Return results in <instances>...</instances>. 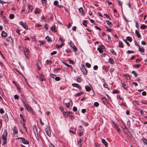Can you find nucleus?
Here are the masks:
<instances>
[{"label":"nucleus","mask_w":147,"mask_h":147,"mask_svg":"<svg viewBox=\"0 0 147 147\" xmlns=\"http://www.w3.org/2000/svg\"><path fill=\"white\" fill-rule=\"evenodd\" d=\"M49 42H51L52 41V40L51 39V38L49 36H47L45 38Z\"/></svg>","instance_id":"obj_25"},{"label":"nucleus","mask_w":147,"mask_h":147,"mask_svg":"<svg viewBox=\"0 0 147 147\" xmlns=\"http://www.w3.org/2000/svg\"><path fill=\"white\" fill-rule=\"evenodd\" d=\"M39 79L41 81L45 80V78L42 74H40Z\"/></svg>","instance_id":"obj_11"},{"label":"nucleus","mask_w":147,"mask_h":147,"mask_svg":"<svg viewBox=\"0 0 147 147\" xmlns=\"http://www.w3.org/2000/svg\"><path fill=\"white\" fill-rule=\"evenodd\" d=\"M69 116L71 119H73L74 118V116L72 113L70 114Z\"/></svg>","instance_id":"obj_43"},{"label":"nucleus","mask_w":147,"mask_h":147,"mask_svg":"<svg viewBox=\"0 0 147 147\" xmlns=\"http://www.w3.org/2000/svg\"><path fill=\"white\" fill-rule=\"evenodd\" d=\"M85 88L86 91L88 92L90 91L91 89L90 87L87 86H85Z\"/></svg>","instance_id":"obj_19"},{"label":"nucleus","mask_w":147,"mask_h":147,"mask_svg":"<svg viewBox=\"0 0 147 147\" xmlns=\"http://www.w3.org/2000/svg\"><path fill=\"white\" fill-rule=\"evenodd\" d=\"M86 65L88 68H90L91 67V65L87 62L86 63Z\"/></svg>","instance_id":"obj_39"},{"label":"nucleus","mask_w":147,"mask_h":147,"mask_svg":"<svg viewBox=\"0 0 147 147\" xmlns=\"http://www.w3.org/2000/svg\"><path fill=\"white\" fill-rule=\"evenodd\" d=\"M123 41L128 46H130V44H129V43L125 39H123Z\"/></svg>","instance_id":"obj_48"},{"label":"nucleus","mask_w":147,"mask_h":147,"mask_svg":"<svg viewBox=\"0 0 147 147\" xmlns=\"http://www.w3.org/2000/svg\"><path fill=\"white\" fill-rule=\"evenodd\" d=\"M16 32L18 34H19V35H20V30L19 29H16Z\"/></svg>","instance_id":"obj_46"},{"label":"nucleus","mask_w":147,"mask_h":147,"mask_svg":"<svg viewBox=\"0 0 147 147\" xmlns=\"http://www.w3.org/2000/svg\"><path fill=\"white\" fill-rule=\"evenodd\" d=\"M9 18L11 19H12L14 18V15L13 14H11L9 15Z\"/></svg>","instance_id":"obj_34"},{"label":"nucleus","mask_w":147,"mask_h":147,"mask_svg":"<svg viewBox=\"0 0 147 147\" xmlns=\"http://www.w3.org/2000/svg\"><path fill=\"white\" fill-rule=\"evenodd\" d=\"M115 70V69L114 68H111L110 69V72L111 73H112V72H113Z\"/></svg>","instance_id":"obj_62"},{"label":"nucleus","mask_w":147,"mask_h":147,"mask_svg":"<svg viewBox=\"0 0 147 147\" xmlns=\"http://www.w3.org/2000/svg\"><path fill=\"white\" fill-rule=\"evenodd\" d=\"M82 140V139L80 138H79V139L78 140V145L79 147H81L82 146V144L81 143V141Z\"/></svg>","instance_id":"obj_13"},{"label":"nucleus","mask_w":147,"mask_h":147,"mask_svg":"<svg viewBox=\"0 0 147 147\" xmlns=\"http://www.w3.org/2000/svg\"><path fill=\"white\" fill-rule=\"evenodd\" d=\"M47 135L49 137H51V132L49 127H47L45 129Z\"/></svg>","instance_id":"obj_9"},{"label":"nucleus","mask_w":147,"mask_h":147,"mask_svg":"<svg viewBox=\"0 0 147 147\" xmlns=\"http://www.w3.org/2000/svg\"><path fill=\"white\" fill-rule=\"evenodd\" d=\"M7 132L6 129H5L2 136V138L3 142L2 145H3L7 142Z\"/></svg>","instance_id":"obj_1"},{"label":"nucleus","mask_w":147,"mask_h":147,"mask_svg":"<svg viewBox=\"0 0 147 147\" xmlns=\"http://www.w3.org/2000/svg\"><path fill=\"white\" fill-rule=\"evenodd\" d=\"M24 53L26 58L28 59L30 56V51L28 48L25 47V49L24 50Z\"/></svg>","instance_id":"obj_3"},{"label":"nucleus","mask_w":147,"mask_h":147,"mask_svg":"<svg viewBox=\"0 0 147 147\" xmlns=\"http://www.w3.org/2000/svg\"><path fill=\"white\" fill-rule=\"evenodd\" d=\"M102 142L106 147H107L108 146V144L107 142L104 139H102Z\"/></svg>","instance_id":"obj_14"},{"label":"nucleus","mask_w":147,"mask_h":147,"mask_svg":"<svg viewBox=\"0 0 147 147\" xmlns=\"http://www.w3.org/2000/svg\"><path fill=\"white\" fill-rule=\"evenodd\" d=\"M1 36L2 37H5L7 36V34L4 31H3L2 32Z\"/></svg>","instance_id":"obj_15"},{"label":"nucleus","mask_w":147,"mask_h":147,"mask_svg":"<svg viewBox=\"0 0 147 147\" xmlns=\"http://www.w3.org/2000/svg\"><path fill=\"white\" fill-rule=\"evenodd\" d=\"M27 110L29 112L31 113H33V109L29 105H27L25 107Z\"/></svg>","instance_id":"obj_6"},{"label":"nucleus","mask_w":147,"mask_h":147,"mask_svg":"<svg viewBox=\"0 0 147 147\" xmlns=\"http://www.w3.org/2000/svg\"><path fill=\"white\" fill-rule=\"evenodd\" d=\"M53 3L54 5H56L58 4V2L57 1H54Z\"/></svg>","instance_id":"obj_59"},{"label":"nucleus","mask_w":147,"mask_h":147,"mask_svg":"<svg viewBox=\"0 0 147 147\" xmlns=\"http://www.w3.org/2000/svg\"><path fill=\"white\" fill-rule=\"evenodd\" d=\"M22 100L25 107L27 105H28V104H27V102L25 100L22 99Z\"/></svg>","instance_id":"obj_28"},{"label":"nucleus","mask_w":147,"mask_h":147,"mask_svg":"<svg viewBox=\"0 0 147 147\" xmlns=\"http://www.w3.org/2000/svg\"><path fill=\"white\" fill-rule=\"evenodd\" d=\"M71 48L73 49L74 51V52H76L77 51V49L75 45L73 47H71Z\"/></svg>","instance_id":"obj_41"},{"label":"nucleus","mask_w":147,"mask_h":147,"mask_svg":"<svg viewBox=\"0 0 147 147\" xmlns=\"http://www.w3.org/2000/svg\"><path fill=\"white\" fill-rule=\"evenodd\" d=\"M71 48L73 49L74 51V52H76L77 51V49L75 45L73 47H71Z\"/></svg>","instance_id":"obj_42"},{"label":"nucleus","mask_w":147,"mask_h":147,"mask_svg":"<svg viewBox=\"0 0 147 147\" xmlns=\"http://www.w3.org/2000/svg\"><path fill=\"white\" fill-rule=\"evenodd\" d=\"M4 113V111L3 108H1L0 109V113L1 114H3Z\"/></svg>","instance_id":"obj_55"},{"label":"nucleus","mask_w":147,"mask_h":147,"mask_svg":"<svg viewBox=\"0 0 147 147\" xmlns=\"http://www.w3.org/2000/svg\"><path fill=\"white\" fill-rule=\"evenodd\" d=\"M104 15L107 18L109 19V20H111V18L109 15H108L106 14H104Z\"/></svg>","instance_id":"obj_50"},{"label":"nucleus","mask_w":147,"mask_h":147,"mask_svg":"<svg viewBox=\"0 0 147 147\" xmlns=\"http://www.w3.org/2000/svg\"><path fill=\"white\" fill-rule=\"evenodd\" d=\"M65 104L67 108H69L70 106L69 102H68V103H66Z\"/></svg>","instance_id":"obj_47"},{"label":"nucleus","mask_w":147,"mask_h":147,"mask_svg":"<svg viewBox=\"0 0 147 147\" xmlns=\"http://www.w3.org/2000/svg\"><path fill=\"white\" fill-rule=\"evenodd\" d=\"M119 90L116 89L114 90L112 92V93L113 94H119Z\"/></svg>","instance_id":"obj_23"},{"label":"nucleus","mask_w":147,"mask_h":147,"mask_svg":"<svg viewBox=\"0 0 147 147\" xmlns=\"http://www.w3.org/2000/svg\"><path fill=\"white\" fill-rule=\"evenodd\" d=\"M22 142L23 144L27 145V146H25L21 144V146L22 147H29V142L27 140H26L25 139L24 140H22Z\"/></svg>","instance_id":"obj_4"},{"label":"nucleus","mask_w":147,"mask_h":147,"mask_svg":"<svg viewBox=\"0 0 147 147\" xmlns=\"http://www.w3.org/2000/svg\"><path fill=\"white\" fill-rule=\"evenodd\" d=\"M94 105L96 107H98L99 105V103L97 102H94Z\"/></svg>","instance_id":"obj_44"},{"label":"nucleus","mask_w":147,"mask_h":147,"mask_svg":"<svg viewBox=\"0 0 147 147\" xmlns=\"http://www.w3.org/2000/svg\"><path fill=\"white\" fill-rule=\"evenodd\" d=\"M39 42L40 43V45H44L45 44V42L43 41L39 40Z\"/></svg>","instance_id":"obj_56"},{"label":"nucleus","mask_w":147,"mask_h":147,"mask_svg":"<svg viewBox=\"0 0 147 147\" xmlns=\"http://www.w3.org/2000/svg\"><path fill=\"white\" fill-rule=\"evenodd\" d=\"M14 98H15V99H18L19 96L15 94L14 96Z\"/></svg>","instance_id":"obj_64"},{"label":"nucleus","mask_w":147,"mask_h":147,"mask_svg":"<svg viewBox=\"0 0 147 147\" xmlns=\"http://www.w3.org/2000/svg\"><path fill=\"white\" fill-rule=\"evenodd\" d=\"M57 53V51H53V52H52V53H51V55H54L55 54H56Z\"/></svg>","instance_id":"obj_54"},{"label":"nucleus","mask_w":147,"mask_h":147,"mask_svg":"<svg viewBox=\"0 0 147 147\" xmlns=\"http://www.w3.org/2000/svg\"><path fill=\"white\" fill-rule=\"evenodd\" d=\"M55 25H54L52 26L51 27V30L52 31H55Z\"/></svg>","instance_id":"obj_40"},{"label":"nucleus","mask_w":147,"mask_h":147,"mask_svg":"<svg viewBox=\"0 0 147 147\" xmlns=\"http://www.w3.org/2000/svg\"><path fill=\"white\" fill-rule=\"evenodd\" d=\"M23 127L26 132H27V129L26 127L24 125H23Z\"/></svg>","instance_id":"obj_58"},{"label":"nucleus","mask_w":147,"mask_h":147,"mask_svg":"<svg viewBox=\"0 0 147 147\" xmlns=\"http://www.w3.org/2000/svg\"><path fill=\"white\" fill-rule=\"evenodd\" d=\"M4 116H5L4 117L5 118V121H8L9 120V118H8V115H7V114H5V115Z\"/></svg>","instance_id":"obj_30"},{"label":"nucleus","mask_w":147,"mask_h":147,"mask_svg":"<svg viewBox=\"0 0 147 147\" xmlns=\"http://www.w3.org/2000/svg\"><path fill=\"white\" fill-rule=\"evenodd\" d=\"M106 22L107 24L109 25V27H111L112 26L113 24L109 20H107Z\"/></svg>","instance_id":"obj_17"},{"label":"nucleus","mask_w":147,"mask_h":147,"mask_svg":"<svg viewBox=\"0 0 147 147\" xmlns=\"http://www.w3.org/2000/svg\"><path fill=\"white\" fill-rule=\"evenodd\" d=\"M94 27L97 30H98L100 31L101 30V29L100 28H99L96 26H94Z\"/></svg>","instance_id":"obj_63"},{"label":"nucleus","mask_w":147,"mask_h":147,"mask_svg":"<svg viewBox=\"0 0 147 147\" xmlns=\"http://www.w3.org/2000/svg\"><path fill=\"white\" fill-rule=\"evenodd\" d=\"M138 46L139 51L142 53H143L144 52V49L143 48L140 47L139 45Z\"/></svg>","instance_id":"obj_20"},{"label":"nucleus","mask_w":147,"mask_h":147,"mask_svg":"<svg viewBox=\"0 0 147 147\" xmlns=\"http://www.w3.org/2000/svg\"><path fill=\"white\" fill-rule=\"evenodd\" d=\"M72 85L74 87H76L79 89H80V86L79 85L77 84L73 83L72 84Z\"/></svg>","instance_id":"obj_18"},{"label":"nucleus","mask_w":147,"mask_h":147,"mask_svg":"<svg viewBox=\"0 0 147 147\" xmlns=\"http://www.w3.org/2000/svg\"><path fill=\"white\" fill-rule=\"evenodd\" d=\"M124 76L125 77L127 78V79H128V80L130 79V77L128 74H125L124 75Z\"/></svg>","instance_id":"obj_36"},{"label":"nucleus","mask_w":147,"mask_h":147,"mask_svg":"<svg viewBox=\"0 0 147 147\" xmlns=\"http://www.w3.org/2000/svg\"><path fill=\"white\" fill-rule=\"evenodd\" d=\"M109 61L110 63L111 64H113L114 63V61L113 59L111 58H110L109 59Z\"/></svg>","instance_id":"obj_37"},{"label":"nucleus","mask_w":147,"mask_h":147,"mask_svg":"<svg viewBox=\"0 0 147 147\" xmlns=\"http://www.w3.org/2000/svg\"><path fill=\"white\" fill-rule=\"evenodd\" d=\"M147 26L143 24H142L140 26V28L141 29H145L146 28Z\"/></svg>","instance_id":"obj_26"},{"label":"nucleus","mask_w":147,"mask_h":147,"mask_svg":"<svg viewBox=\"0 0 147 147\" xmlns=\"http://www.w3.org/2000/svg\"><path fill=\"white\" fill-rule=\"evenodd\" d=\"M34 132V133L36 137V139L37 140H39V138L38 137V129L36 125H34L33 127Z\"/></svg>","instance_id":"obj_2"},{"label":"nucleus","mask_w":147,"mask_h":147,"mask_svg":"<svg viewBox=\"0 0 147 147\" xmlns=\"http://www.w3.org/2000/svg\"><path fill=\"white\" fill-rule=\"evenodd\" d=\"M132 73L134 75L135 77H136L137 76V74L134 71H132Z\"/></svg>","instance_id":"obj_49"},{"label":"nucleus","mask_w":147,"mask_h":147,"mask_svg":"<svg viewBox=\"0 0 147 147\" xmlns=\"http://www.w3.org/2000/svg\"><path fill=\"white\" fill-rule=\"evenodd\" d=\"M19 24L26 30H28V27L22 21L19 22Z\"/></svg>","instance_id":"obj_7"},{"label":"nucleus","mask_w":147,"mask_h":147,"mask_svg":"<svg viewBox=\"0 0 147 147\" xmlns=\"http://www.w3.org/2000/svg\"><path fill=\"white\" fill-rule=\"evenodd\" d=\"M76 81L78 82H80L81 81L82 79L80 78H78L77 79Z\"/></svg>","instance_id":"obj_52"},{"label":"nucleus","mask_w":147,"mask_h":147,"mask_svg":"<svg viewBox=\"0 0 147 147\" xmlns=\"http://www.w3.org/2000/svg\"><path fill=\"white\" fill-rule=\"evenodd\" d=\"M39 11L38 9H36L35 10V13L36 14H38L39 13Z\"/></svg>","instance_id":"obj_53"},{"label":"nucleus","mask_w":147,"mask_h":147,"mask_svg":"<svg viewBox=\"0 0 147 147\" xmlns=\"http://www.w3.org/2000/svg\"><path fill=\"white\" fill-rule=\"evenodd\" d=\"M126 39L131 42L132 41V39L131 38L130 36H127L126 38Z\"/></svg>","instance_id":"obj_29"},{"label":"nucleus","mask_w":147,"mask_h":147,"mask_svg":"<svg viewBox=\"0 0 147 147\" xmlns=\"http://www.w3.org/2000/svg\"><path fill=\"white\" fill-rule=\"evenodd\" d=\"M56 75H54L53 74H51V76L52 78L54 79L56 81H59L60 80V78L58 76L55 77Z\"/></svg>","instance_id":"obj_8"},{"label":"nucleus","mask_w":147,"mask_h":147,"mask_svg":"<svg viewBox=\"0 0 147 147\" xmlns=\"http://www.w3.org/2000/svg\"><path fill=\"white\" fill-rule=\"evenodd\" d=\"M62 63L65 65L67 66V67H71L72 68V66L71 65L68 64L67 63H65V62H64V61H63Z\"/></svg>","instance_id":"obj_31"},{"label":"nucleus","mask_w":147,"mask_h":147,"mask_svg":"<svg viewBox=\"0 0 147 147\" xmlns=\"http://www.w3.org/2000/svg\"><path fill=\"white\" fill-rule=\"evenodd\" d=\"M6 41L8 42H11L12 41L11 37V36H9L7 37L6 39Z\"/></svg>","instance_id":"obj_32"},{"label":"nucleus","mask_w":147,"mask_h":147,"mask_svg":"<svg viewBox=\"0 0 147 147\" xmlns=\"http://www.w3.org/2000/svg\"><path fill=\"white\" fill-rule=\"evenodd\" d=\"M63 45V44H61L59 45H57L56 46V47L57 48H61Z\"/></svg>","instance_id":"obj_22"},{"label":"nucleus","mask_w":147,"mask_h":147,"mask_svg":"<svg viewBox=\"0 0 147 147\" xmlns=\"http://www.w3.org/2000/svg\"><path fill=\"white\" fill-rule=\"evenodd\" d=\"M118 46L121 48H123V45L122 42H119Z\"/></svg>","instance_id":"obj_35"},{"label":"nucleus","mask_w":147,"mask_h":147,"mask_svg":"<svg viewBox=\"0 0 147 147\" xmlns=\"http://www.w3.org/2000/svg\"><path fill=\"white\" fill-rule=\"evenodd\" d=\"M105 49V47L104 46L101 45L100 46H99V47L97 48V50L100 53H102L103 51V50Z\"/></svg>","instance_id":"obj_5"},{"label":"nucleus","mask_w":147,"mask_h":147,"mask_svg":"<svg viewBox=\"0 0 147 147\" xmlns=\"http://www.w3.org/2000/svg\"><path fill=\"white\" fill-rule=\"evenodd\" d=\"M13 133L15 134H16L18 133V129L16 126H14L13 128Z\"/></svg>","instance_id":"obj_12"},{"label":"nucleus","mask_w":147,"mask_h":147,"mask_svg":"<svg viewBox=\"0 0 147 147\" xmlns=\"http://www.w3.org/2000/svg\"><path fill=\"white\" fill-rule=\"evenodd\" d=\"M9 20L5 18L4 20V22L6 23H8L9 22Z\"/></svg>","instance_id":"obj_51"},{"label":"nucleus","mask_w":147,"mask_h":147,"mask_svg":"<svg viewBox=\"0 0 147 147\" xmlns=\"http://www.w3.org/2000/svg\"><path fill=\"white\" fill-rule=\"evenodd\" d=\"M111 51L113 54L115 55H116V53L114 51V50L113 49H111Z\"/></svg>","instance_id":"obj_45"},{"label":"nucleus","mask_w":147,"mask_h":147,"mask_svg":"<svg viewBox=\"0 0 147 147\" xmlns=\"http://www.w3.org/2000/svg\"><path fill=\"white\" fill-rule=\"evenodd\" d=\"M70 45L71 47H73L74 46V44L71 41H70Z\"/></svg>","instance_id":"obj_60"},{"label":"nucleus","mask_w":147,"mask_h":147,"mask_svg":"<svg viewBox=\"0 0 147 147\" xmlns=\"http://www.w3.org/2000/svg\"><path fill=\"white\" fill-rule=\"evenodd\" d=\"M122 87L123 88H124L126 89L127 88V87L126 86V84L125 83H122Z\"/></svg>","instance_id":"obj_33"},{"label":"nucleus","mask_w":147,"mask_h":147,"mask_svg":"<svg viewBox=\"0 0 147 147\" xmlns=\"http://www.w3.org/2000/svg\"><path fill=\"white\" fill-rule=\"evenodd\" d=\"M78 11L79 12L83 15V8L82 7H80L78 9Z\"/></svg>","instance_id":"obj_27"},{"label":"nucleus","mask_w":147,"mask_h":147,"mask_svg":"<svg viewBox=\"0 0 147 147\" xmlns=\"http://www.w3.org/2000/svg\"><path fill=\"white\" fill-rule=\"evenodd\" d=\"M71 114V111H66L63 113V115L65 117H66L68 116H69V115Z\"/></svg>","instance_id":"obj_10"},{"label":"nucleus","mask_w":147,"mask_h":147,"mask_svg":"<svg viewBox=\"0 0 147 147\" xmlns=\"http://www.w3.org/2000/svg\"><path fill=\"white\" fill-rule=\"evenodd\" d=\"M39 121L41 124L42 125H44V124L43 122H42V119L40 117L39 118Z\"/></svg>","instance_id":"obj_57"},{"label":"nucleus","mask_w":147,"mask_h":147,"mask_svg":"<svg viewBox=\"0 0 147 147\" xmlns=\"http://www.w3.org/2000/svg\"><path fill=\"white\" fill-rule=\"evenodd\" d=\"M135 32L138 38H140L141 37V36L139 32H138V31L137 30H136Z\"/></svg>","instance_id":"obj_16"},{"label":"nucleus","mask_w":147,"mask_h":147,"mask_svg":"<svg viewBox=\"0 0 147 147\" xmlns=\"http://www.w3.org/2000/svg\"><path fill=\"white\" fill-rule=\"evenodd\" d=\"M133 104L134 105H140L139 104V102L138 101H134L132 102Z\"/></svg>","instance_id":"obj_24"},{"label":"nucleus","mask_w":147,"mask_h":147,"mask_svg":"<svg viewBox=\"0 0 147 147\" xmlns=\"http://www.w3.org/2000/svg\"><path fill=\"white\" fill-rule=\"evenodd\" d=\"M142 140L144 143L145 144L147 145V140L144 138H143Z\"/></svg>","instance_id":"obj_21"},{"label":"nucleus","mask_w":147,"mask_h":147,"mask_svg":"<svg viewBox=\"0 0 147 147\" xmlns=\"http://www.w3.org/2000/svg\"><path fill=\"white\" fill-rule=\"evenodd\" d=\"M134 52L132 51H129L128 50L127 51V53L130 54V53H134Z\"/></svg>","instance_id":"obj_61"},{"label":"nucleus","mask_w":147,"mask_h":147,"mask_svg":"<svg viewBox=\"0 0 147 147\" xmlns=\"http://www.w3.org/2000/svg\"><path fill=\"white\" fill-rule=\"evenodd\" d=\"M52 63V62L49 60H46V64L47 65H51Z\"/></svg>","instance_id":"obj_38"}]
</instances>
